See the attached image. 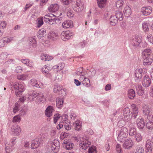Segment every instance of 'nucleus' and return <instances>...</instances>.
I'll use <instances>...</instances> for the list:
<instances>
[{
	"mask_svg": "<svg viewBox=\"0 0 153 153\" xmlns=\"http://www.w3.org/2000/svg\"><path fill=\"white\" fill-rule=\"evenodd\" d=\"M74 146L73 143L67 141H64L63 146L67 150H71L73 149Z\"/></svg>",
	"mask_w": 153,
	"mask_h": 153,
	"instance_id": "27",
	"label": "nucleus"
},
{
	"mask_svg": "<svg viewBox=\"0 0 153 153\" xmlns=\"http://www.w3.org/2000/svg\"><path fill=\"white\" fill-rule=\"evenodd\" d=\"M72 6L74 10L77 12L81 11L84 8L82 3L80 0H77L76 4H73Z\"/></svg>",
	"mask_w": 153,
	"mask_h": 153,
	"instance_id": "8",
	"label": "nucleus"
},
{
	"mask_svg": "<svg viewBox=\"0 0 153 153\" xmlns=\"http://www.w3.org/2000/svg\"><path fill=\"white\" fill-rule=\"evenodd\" d=\"M131 114L134 118H136L138 113V108L135 104H132L131 105Z\"/></svg>",
	"mask_w": 153,
	"mask_h": 153,
	"instance_id": "16",
	"label": "nucleus"
},
{
	"mask_svg": "<svg viewBox=\"0 0 153 153\" xmlns=\"http://www.w3.org/2000/svg\"><path fill=\"white\" fill-rule=\"evenodd\" d=\"M107 0H97L98 6L100 8L105 7L106 5Z\"/></svg>",
	"mask_w": 153,
	"mask_h": 153,
	"instance_id": "36",
	"label": "nucleus"
},
{
	"mask_svg": "<svg viewBox=\"0 0 153 153\" xmlns=\"http://www.w3.org/2000/svg\"><path fill=\"white\" fill-rule=\"evenodd\" d=\"M59 37L57 32L52 31L50 32L48 36V38L51 40H55L57 39Z\"/></svg>",
	"mask_w": 153,
	"mask_h": 153,
	"instance_id": "14",
	"label": "nucleus"
},
{
	"mask_svg": "<svg viewBox=\"0 0 153 153\" xmlns=\"http://www.w3.org/2000/svg\"><path fill=\"white\" fill-rule=\"evenodd\" d=\"M46 33V30L44 28L40 29L37 34V37L39 38L42 39L45 35Z\"/></svg>",
	"mask_w": 153,
	"mask_h": 153,
	"instance_id": "35",
	"label": "nucleus"
},
{
	"mask_svg": "<svg viewBox=\"0 0 153 153\" xmlns=\"http://www.w3.org/2000/svg\"><path fill=\"white\" fill-rule=\"evenodd\" d=\"M52 69V68L50 65H45L42 68V73L47 77H50L52 74L50 72Z\"/></svg>",
	"mask_w": 153,
	"mask_h": 153,
	"instance_id": "9",
	"label": "nucleus"
},
{
	"mask_svg": "<svg viewBox=\"0 0 153 153\" xmlns=\"http://www.w3.org/2000/svg\"><path fill=\"white\" fill-rule=\"evenodd\" d=\"M128 95L129 99L131 100L133 99L135 96V91L133 89L129 90L128 92Z\"/></svg>",
	"mask_w": 153,
	"mask_h": 153,
	"instance_id": "38",
	"label": "nucleus"
},
{
	"mask_svg": "<svg viewBox=\"0 0 153 153\" xmlns=\"http://www.w3.org/2000/svg\"><path fill=\"white\" fill-rule=\"evenodd\" d=\"M146 73V69L142 68H137L135 72V79L140 80L143 75Z\"/></svg>",
	"mask_w": 153,
	"mask_h": 153,
	"instance_id": "7",
	"label": "nucleus"
},
{
	"mask_svg": "<svg viewBox=\"0 0 153 153\" xmlns=\"http://www.w3.org/2000/svg\"><path fill=\"white\" fill-rule=\"evenodd\" d=\"M124 4V1L122 0H119L117 1L116 3V6L119 9L122 8Z\"/></svg>",
	"mask_w": 153,
	"mask_h": 153,
	"instance_id": "49",
	"label": "nucleus"
},
{
	"mask_svg": "<svg viewBox=\"0 0 153 153\" xmlns=\"http://www.w3.org/2000/svg\"><path fill=\"white\" fill-rule=\"evenodd\" d=\"M30 83L33 86L38 88L39 87V82L35 79L30 80Z\"/></svg>",
	"mask_w": 153,
	"mask_h": 153,
	"instance_id": "48",
	"label": "nucleus"
},
{
	"mask_svg": "<svg viewBox=\"0 0 153 153\" xmlns=\"http://www.w3.org/2000/svg\"><path fill=\"white\" fill-rule=\"evenodd\" d=\"M152 10L150 6L144 7L142 8L141 11L144 15L147 16L151 14Z\"/></svg>",
	"mask_w": 153,
	"mask_h": 153,
	"instance_id": "21",
	"label": "nucleus"
},
{
	"mask_svg": "<svg viewBox=\"0 0 153 153\" xmlns=\"http://www.w3.org/2000/svg\"><path fill=\"white\" fill-rule=\"evenodd\" d=\"M116 150L118 153H122L121 151V145L117 144L116 146Z\"/></svg>",
	"mask_w": 153,
	"mask_h": 153,
	"instance_id": "63",
	"label": "nucleus"
},
{
	"mask_svg": "<svg viewBox=\"0 0 153 153\" xmlns=\"http://www.w3.org/2000/svg\"><path fill=\"white\" fill-rule=\"evenodd\" d=\"M142 41V37L140 36H134L132 37L130 40V42L134 46H138Z\"/></svg>",
	"mask_w": 153,
	"mask_h": 153,
	"instance_id": "5",
	"label": "nucleus"
},
{
	"mask_svg": "<svg viewBox=\"0 0 153 153\" xmlns=\"http://www.w3.org/2000/svg\"><path fill=\"white\" fill-rule=\"evenodd\" d=\"M128 132V129L126 127L122 128L118 134V140L120 141H122L124 138H126L127 137Z\"/></svg>",
	"mask_w": 153,
	"mask_h": 153,
	"instance_id": "6",
	"label": "nucleus"
},
{
	"mask_svg": "<svg viewBox=\"0 0 153 153\" xmlns=\"http://www.w3.org/2000/svg\"><path fill=\"white\" fill-rule=\"evenodd\" d=\"M7 25L6 22L5 21H3L1 22L0 24V28L1 29H5Z\"/></svg>",
	"mask_w": 153,
	"mask_h": 153,
	"instance_id": "56",
	"label": "nucleus"
},
{
	"mask_svg": "<svg viewBox=\"0 0 153 153\" xmlns=\"http://www.w3.org/2000/svg\"><path fill=\"white\" fill-rule=\"evenodd\" d=\"M62 15L61 13L59 12V14L58 15L57 14L54 15L52 13H50L46 14L44 17V21L47 22L49 24L53 25L57 20L56 18Z\"/></svg>",
	"mask_w": 153,
	"mask_h": 153,
	"instance_id": "3",
	"label": "nucleus"
},
{
	"mask_svg": "<svg viewBox=\"0 0 153 153\" xmlns=\"http://www.w3.org/2000/svg\"><path fill=\"white\" fill-rule=\"evenodd\" d=\"M72 33L69 31H63L61 34V38L63 41H66L69 39Z\"/></svg>",
	"mask_w": 153,
	"mask_h": 153,
	"instance_id": "11",
	"label": "nucleus"
},
{
	"mask_svg": "<svg viewBox=\"0 0 153 153\" xmlns=\"http://www.w3.org/2000/svg\"><path fill=\"white\" fill-rule=\"evenodd\" d=\"M109 20L110 24L112 25H115L117 22V19L115 16H111Z\"/></svg>",
	"mask_w": 153,
	"mask_h": 153,
	"instance_id": "42",
	"label": "nucleus"
},
{
	"mask_svg": "<svg viewBox=\"0 0 153 153\" xmlns=\"http://www.w3.org/2000/svg\"><path fill=\"white\" fill-rule=\"evenodd\" d=\"M143 59V65L145 66L150 65L152 62L153 59L151 57Z\"/></svg>",
	"mask_w": 153,
	"mask_h": 153,
	"instance_id": "33",
	"label": "nucleus"
},
{
	"mask_svg": "<svg viewBox=\"0 0 153 153\" xmlns=\"http://www.w3.org/2000/svg\"><path fill=\"white\" fill-rule=\"evenodd\" d=\"M13 86L15 90V94L17 97H20L25 90L24 83L20 82H15L13 84Z\"/></svg>",
	"mask_w": 153,
	"mask_h": 153,
	"instance_id": "2",
	"label": "nucleus"
},
{
	"mask_svg": "<svg viewBox=\"0 0 153 153\" xmlns=\"http://www.w3.org/2000/svg\"><path fill=\"white\" fill-rule=\"evenodd\" d=\"M68 134L65 132H62L60 134V137L61 139H63L68 136Z\"/></svg>",
	"mask_w": 153,
	"mask_h": 153,
	"instance_id": "60",
	"label": "nucleus"
},
{
	"mask_svg": "<svg viewBox=\"0 0 153 153\" xmlns=\"http://www.w3.org/2000/svg\"><path fill=\"white\" fill-rule=\"evenodd\" d=\"M41 60L45 61L51 60L53 59V57L48 54L43 53L41 56Z\"/></svg>",
	"mask_w": 153,
	"mask_h": 153,
	"instance_id": "30",
	"label": "nucleus"
},
{
	"mask_svg": "<svg viewBox=\"0 0 153 153\" xmlns=\"http://www.w3.org/2000/svg\"><path fill=\"white\" fill-rule=\"evenodd\" d=\"M56 105L57 108H59L62 107L64 102L63 99L60 98H57L56 100Z\"/></svg>",
	"mask_w": 153,
	"mask_h": 153,
	"instance_id": "39",
	"label": "nucleus"
},
{
	"mask_svg": "<svg viewBox=\"0 0 153 153\" xmlns=\"http://www.w3.org/2000/svg\"><path fill=\"white\" fill-rule=\"evenodd\" d=\"M37 24L38 27H40L43 24V17H40L37 19Z\"/></svg>",
	"mask_w": 153,
	"mask_h": 153,
	"instance_id": "51",
	"label": "nucleus"
},
{
	"mask_svg": "<svg viewBox=\"0 0 153 153\" xmlns=\"http://www.w3.org/2000/svg\"><path fill=\"white\" fill-rule=\"evenodd\" d=\"M39 143L37 140H34L31 144V148L33 149H35L39 147Z\"/></svg>",
	"mask_w": 153,
	"mask_h": 153,
	"instance_id": "47",
	"label": "nucleus"
},
{
	"mask_svg": "<svg viewBox=\"0 0 153 153\" xmlns=\"http://www.w3.org/2000/svg\"><path fill=\"white\" fill-rule=\"evenodd\" d=\"M28 43L29 46L31 48H34L37 45L36 41L35 39L32 37L29 38Z\"/></svg>",
	"mask_w": 153,
	"mask_h": 153,
	"instance_id": "22",
	"label": "nucleus"
},
{
	"mask_svg": "<svg viewBox=\"0 0 153 153\" xmlns=\"http://www.w3.org/2000/svg\"><path fill=\"white\" fill-rule=\"evenodd\" d=\"M28 77L27 74H19L17 76V78L19 80L25 81L27 80Z\"/></svg>",
	"mask_w": 153,
	"mask_h": 153,
	"instance_id": "34",
	"label": "nucleus"
},
{
	"mask_svg": "<svg viewBox=\"0 0 153 153\" xmlns=\"http://www.w3.org/2000/svg\"><path fill=\"white\" fill-rule=\"evenodd\" d=\"M136 123L137 127L142 129L144 128L145 126V122L143 118L139 117L136 120Z\"/></svg>",
	"mask_w": 153,
	"mask_h": 153,
	"instance_id": "17",
	"label": "nucleus"
},
{
	"mask_svg": "<svg viewBox=\"0 0 153 153\" xmlns=\"http://www.w3.org/2000/svg\"><path fill=\"white\" fill-rule=\"evenodd\" d=\"M146 122L147 128L149 130H152L153 128V116L149 115L147 117Z\"/></svg>",
	"mask_w": 153,
	"mask_h": 153,
	"instance_id": "13",
	"label": "nucleus"
},
{
	"mask_svg": "<svg viewBox=\"0 0 153 153\" xmlns=\"http://www.w3.org/2000/svg\"><path fill=\"white\" fill-rule=\"evenodd\" d=\"M80 140L79 146L82 149L85 150L91 145V143L88 140L87 137H82Z\"/></svg>",
	"mask_w": 153,
	"mask_h": 153,
	"instance_id": "4",
	"label": "nucleus"
},
{
	"mask_svg": "<svg viewBox=\"0 0 153 153\" xmlns=\"http://www.w3.org/2000/svg\"><path fill=\"white\" fill-rule=\"evenodd\" d=\"M115 16L116 17L117 19H118L120 21L122 20L123 19V14L121 12H119L118 13H117Z\"/></svg>",
	"mask_w": 153,
	"mask_h": 153,
	"instance_id": "54",
	"label": "nucleus"
},
{
	"mask_svg": "<svg viewBox=\"0 0 153 153\" xmlns=\"http://www.w3.org/2000/svg\"><path fill=\"white\" fill-rule=\"evenodd\" d=\"M59 91H61V92H64V93H62L63 95H66V89H62V87L61 86L57 84L55 85L53 88L54 92L57 93Z\"/></svg>",
	"mask_w": 153,
	"mask_h": 153,
	"instance_id": "23",
	"label": "nucleus"
},
{
	"mask_svg": "<svg viewBox=\"0 0 153 153\" xmlns=\"http://www.w3.org/2000/svg\"><path fill=\"white\" fill-rule=\"evenodd\" d=\"M65 66L64 64L62 63H60L58 64V70L60 71Z\"/></svg>",
	"mask_w": 153,
	"mask_h": 153,
	"instance_id": "57",
	"label": "nucleus"
},
{
	"mask_svg": "<svg viewBox=\"0 0 153 153\" xmlns=\"http://www.w3.org/2000/svg\"><path fill=\"white\" fill-rule=\"evenodd\" d=\"M22 71V68L20 66H18L15 70V72L17 73H21Z\"/></svg>",
	"mask_w": 153,
	"mask_h": 153,
	"instance_id": "62",
	"label": "nucleus"
},
{
	"mask_svg": "<svg viewBox=\"0 0 153 153\" xmlns=\"http://www.w3.org/2000/svg\"><path fill=\"white\" fill-rule=\"evenodd\" d=\"M74 126L76 130L79 131L82 129V123L79 120H76L74 123Z\"/></svg>",
	"mask_w": 153,
	"mask_h": 153,
	"instance_id": "31",
	"label": "nucleus"
},
{
	"mask_svg": "<svg viewBox=\"0 0 153 153\" xmlns=\"http://www.w3.org/2000/svg\"><path fill=\"white\" fill-rule=\"evenodd\" d=\"M82 83L84 85L87 87H89L90 85V81L88 78L84 79Z\"/></svg>",
	"mask_w": 153,
	"mask_h": 153,
	"instance_id": "52",
	"label": "nucleus"
},
{
	"mask_svg": "<svg viewBox=\"0 0 153 153\" xmlns=\"http://www.w3.org/2000/svg\"><path fill=\"white\" fill-rule=\"evenodd\" d=\"M147 39L148 41L150 43L153 44V37L152 34H148Z\"/></svg>",
	"mask_w": 153,
	"mask_h": 153,
	"instance_id": "55",
	"label": "nucleus"
},
{
	"mask_svg": "<svg viewBox=\"0 0 153 153\" xmlns=\"http://www.w3.org/2000/svg\"><path fill=\"white\" fill-rule=\"evenodd\" d=\"M54 111V107L51 105H49L45 110V115L48 117H50L52 116L53 113Z\"/></svg>",
	"mask_w": 153,
	"mask_h": 153,
	"instance_id": "12",
	"label": "nucleus"
},
{
	"mask_svg": "<svg viewBox=\"0 0 153 153\" xmlns=\"http://www.w3.org/2000/svg\"><path fill=\"white\" fill-rule=\"evenodd\" d=\"M62 118V117L61 114H54L53 117V123H54L58 121L61 120Z\"/></svg>",
	"mask_w": 153,
	"mask_h": 153,
	"instance_id": "43",
	"label": "nucleus"
},
{
	"mask_svg": "<svg viewBox=\"0 0 153 153\" xmlns=\"http://www.w3.org/2000/svg\"><path fill=\"white\" fill-rule=\"evenodd\" d=\"M72 1V0H61L62 3L65 5H68Z\"/></svg>",
	"mask_w": 153,
	"mask_h": 153,
	"instance_id": "61",
	"label": "nucleus"
},
{
	"mask_svg": "<svg viewBox=\"0 0 153 153\" xmlns=\"http://www.w3.org/2000/svg\"><path fill=\"white\" fill-rule=\"evenodd\" d=\"M135 138L136 140L138 142L141 141L143 139L140 133H137L135 135Z\"/></svg>",
	"mask_w": 153,
	"mask_h": 153,
	"instance_id": "50",
	"label": "nucleus"
},
{
	"mask_svg": "<svg viewBox=\"0 0 153 153\" xmlns=\"http://www.w3.org/2000/svg\"><path fill=\"white\" fill-rule=\"evenodd\" d=\"M59 143L57 140H54L51 145V149L54 153H57L59 150Z\"/></svg>",
	"mask_w": 153,
	"mask_h": 153,
	"instance_id": "18",
	"label": "nucleus"
},
{
	"mask_svg": "<svg viewBox=\"0 0 153 153\" xmlns=\"http://www.w3.org/2000/svg\"><path fill=\"white\" fill-rule=\"evenodd\" d=\"M142 109L144 114L146 115H150L149 113L151 111V109L148 105H144L142 108Z\"/></svg>",
	"mask_w": 153,
	"mask_h": 153,
	"instance_id": "40",
	"label": "nucleus"
},
{
	"mask_svg": "<svg viewBox=\"0 0 153 153\" xmlns=\"http://www.w3.org/2000/svg\"><path fill=\"white\" fill-rule=\"evenodd\" d=\"M135 153H144V150L142 147H140L136 149Z\"/></svg>",
	"mask_w": 153,
	"mask_h": 153,
	"instance_id": "59",
	"label": "nucleus"
},
{
	"mask_svg": "<svg viewBox=\"0 0 153 153\" xmlns=\"http://www.w3.org/2000/svg\"><path fill=\"white\" fill-rule=\"evenodd\" d=\"M59 7L57 4H51L48 7V10L51 12H54L57 11Z\"/></svg>",
	"mask_w": 153,
	"mask_h": 153,
	"instance_id": "29",
	"label": "nucleus"
},
{
	"mask_svg": "<svg viewBox=\"0 0 153 153\" xmlns=\"http://www.w3.org/2000/svg\"><path fill=\"white\" fill-rule=\"evenodd\" d=\"M123 113L125 117L126 118L128 117L127 120L130 119V110L129 108L126 107L124 108L123 110Z\"/></svg>",
	"mask_w": 153,
	"mask_h": 153,
	"instance_id": "37",
	"label": "nucleus"
},
{
	"mask_svg": "<svg viewBox=\"0 0 153 153\" xmlns=\"http://www.w3.org/2000/svg\"><path fill=\"white\" fill-rule=\"evenodd\" d=\"M22 103L17 102L15 103L14 107L13 108V112L14 114H16L20 110V107Z\"/></svg>",
	"mask_w": 153,
	"mask_h": 153,
	"instance_id": "44",
	"label": "nucleus"
},
{
	"mask_svg": "<svg viewBox=\"0 0 153 153\" xmlns=\"http://www.w3.org/2000/svg\"><path fill=\"white\" fill-rule=\"evenodd\" d=\"M129 134L130 136H133L135 134H136V128H135L134 126L131 123L129 125Z\"/></svg>",
	"mask_w": 153,
	"mask_h": 153,
	"instance_id": "25",
	"label": "nucleus"
},
{
	"mask_svg": "<svg viewBox=\"0 0 153 153\" xmlns=\"http://www.w3.org/2000/svg\"><path fill=\"white\" fill-rule=\"evenodd\" d=\"M152 144L151 141L148 140L146 142L145 145V151L146 153H151L152 149Z\"/></svg>",
	"mask_w": 153,
	"mask_h": 153,
	"instance_id": "19",
	"label": "nucleus"
},
{
	"mask_svg": "<svg viewBox=\"0 0 153 153\" xmlns=\"http://www.w3.org/2000/svg\"><path fill=\"white\" fill-rule=\"evenodd\" d=\"M22 131L20 126L18 125H15L12 127L11 132L14 136H18Z\"/></svg>",
	"mask_w": 153,
	"mask_h": 153,
	"instance_id": "10",
	"label": "nucleus"
},
{
	"mask_svg": "<svg viewBox=\"0 0 153 153\" xmlns=\"http://www.w3.org/2000/svg\"><path fill=\"white\" fill-rule=\"evenodd\" d=\"M152 52L150 49H145L142 53L143 58L151 57Z\"/></svg>",
	"mask_w": 153,
	"mask_h": 153,
	"instance_id": "32",
	"label": "nucleus"
},
{
	"mask_svg": "<svg viewBox=\"0 0 153 153\" xmlns=\"http://www.w3.org/2000/svg\"><path fill=\"white\" fill-rule=\"evenodd\" d=\"M5 151L6 153H10L13 151L12 148V146L9 143H7L5 145Z\"/></svg>",
	"mask_w": 153,
	"mask_h": 153,
	"instance_id": "45",
	"label": "nucleus"
},
{
	"mask_svg": "<svg viewBox=\"0 0 153 153\" xmlns=\"http://www.w3.org/2000/svg\"><path fill=\"white\" fill-rule=\"evenodd\" d=\"M142 28L145 32H148L149 31V25L146 22H144L142 23Z\"/></svg>",
	"mask_w": 153,
	"mask_h": 153,
	"instance_id": "46",
	"label": "nucleus"
},
{
	"mask_svg": "<svg viewBox=\"0 0 153 153\" xmlns=\"http://www.w3.org/2000/svg\"><path fill=\"white\" fill-rule=\"evenodd\" d=\"M136 90L137 94L139 95H142L144 93V91L142 86L138 85L136 87Z\"/></svg>",
	"mask_w": 153,
	"mask_h": 153,
	"instance_id": "41",
	"label": "nucleus"
},
{
	"mask_svg": "<svg viewBox=\"0 0 153 153\" xmlns=\"http://www.w3.org/2000/svg\"><path fill=\"white\" fill-rule=\"evenodd\" d=\"M133 145L132 140L130 139L126 140L123 144V147L125 149H130L131 148Z\"/></svg>",
	"mask_w": 153,
	"mask_h": 153,
	"instance_id": "20",
	"label": "nucleus"
},
{
	"mask_svg": "<svg viewBox=\"0 0 153 153\" xmlns=\"http://www.w3.org/2000/svg\"><path fill=\"white\" fill-rule=\"evenodd\" d=\"M21 118L19 115L15 116L13 119V122H19L21 121Z\"/></svg>",
	"mask_w": 153,
	"mask_h": 153,
	"instance_id": "53",
	"label": "nucleus"
},
{
	"mask_svg": "<svg viewBox=\"0 0 153 153\" xmlns=\"http://www.w3.org/2000/svg\"><path fill=\"white\" fill-rule=\"evenodd\" d=\"M28 96L29 101H31L34 99L35 102L38 103L45 102L47 100V97L44 96L43 93H37L34 91L31 95H28Z\"/></svg>",
	"mask_w": 153,
	"mask_h": 153,
	"instance_id": "1",
	"label": "nucleus"
},
{
	"mask_svg": "<svg viewBox=\"0 0 153 153\" xmlns=\"http://www.w3.org/2000/svg\"><path fill=\"white\" fill-rule=\"evenodd\" d=\"M123 12L125 16L126 17H129L131 13V8L128 6H126L124 9Z\"/></svg>",
	"mask_w": 153,
	"mask_h": 153,
	"instance_id": "28",
	"label": "nucleus"
},
{
	"mask_svg": "<svg viewBox=\"0 0 153 153\" xmlns=\"http://www.w3.org/2000/svg\"><path fill=\"white\" fill-rule=\"evenodd\" d=\"M21 62L24 64L26 65L28 67L31 68L33 67L34 64L33 62L27 59H23L21 60Z\"/></svg>",
	"mask_w": 153,
	"mask_h": 153,
	"instance_id": "26",
	"label": "nucleus"
},
{
	"mask_svg": "<svg viewBox=\"0 0 153 153\" xmlns=\"http://www.w3.org/2000/svg\"><path fill=\"white\" fill-rule=\"evenodd\" d=\"M151 80L147 75H146L143 77V81L142 85L143 86L145 87H147L149 86L151 84Z\"/></svg>",
	"mask_w": 153,
	"mask_h": 153,
	"instance_id": "15",
	"label": "nucleus"
},
{
	"mask_svg": "<svg viewBox=\"0 0 153 153\" xmlns=\"http://www.w3.org/2000/svg\"><path fill=\"white\" fill-rule=\"evenodd\" d=\"M96 151V148L95 146H91L89 149L88 152L89 153H92Z\"/></svg>",
	"mask_w": 153,
	"mask_h": 153,
	"instance_id": "64",
	"label": "nucleus"
},
{
	"mask_svg": "<svg viewBox=\"0 0 153 153\" xmlns=\"http://www.w3.org/2000/svg\"><path fill=\"white\" fill-rule=\"evenodd\" d=\"M12 40L13 38L10 37L9 38H8L6 37L4 38L3 41H4L5 44H6L10 42Z\"/></svg>",
	"mask_w": 153,
	"mask_h": 153,
	"instance_id": "58",
	"label": "nucleus"
},
{
	"mask_svg": "<svg viewBox=\"0 0 153 153\" xmlns=\"http://www.w3.org/2000/svg\"><path fill=\"white\" fill-rule=\"evenodd\" d=\"M73 22L72 21L67 20L65 21L62 24V27L64 28H67L73 26Z\"/></svg>",
	"mask_w": 153,
	"mask_h": 153,
	"instance_id": "24",
	"label": "nucleus"
}]
</instances>
